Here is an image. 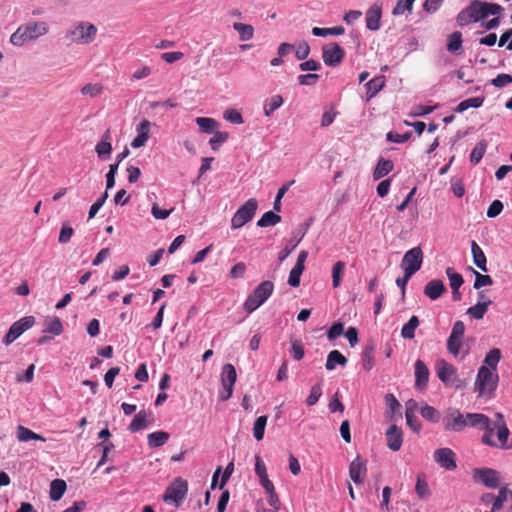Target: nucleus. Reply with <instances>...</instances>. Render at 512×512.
<instances>
[{"instance_id":"1","label":"nucleus","mask_w":512,"mask_h":512,"mask_svg":"<svg viewBox=\"0 0 512 512\" xmlns=\"http://www.w3.org/2000/svg\"><path fill=\"white\" fill-rule=\"evenodd\" d=\"M499 381L496 371H492L487 366H481L475 380V390L480 397H492Z\"/></svg>"},{"instance_id":"2","label":"nucleus","mask_w":512,"mask_h":512,"mask_svg":"<svg viewBox=\"0 0 512 512\" xmlns=\"http://www.w3.org/2000/svg\"><path fill=\"white\" fill-rule=\"evenodd\" d=\"M97 27L89 22H79L71 26L66 32V39L70 43L90 44L97 35Z\"/></svg>"},{"instance_id":"3","label":"nucleus","mask_w":512,"mask_h":512,"mask_svg":"<svg viewBox=\"0 0 512 512\" xmlns=\"http://www.w3.org/2000/svg\"><path fill=\"white\" fill-rule=\"evenodd\" d=\"M273 291V282L269 280L261 282L245 300L244 310L248 313L254 312L272 295Z\"/></svg>"},{"instance_id":"4","label":"nucleus","mask_w":512,"mask_h":512,"mask_svg":"<svg viewBox=\"0 0 512 512\" xmlns=\"http://www.w3.org/2000/svg\"><path fill=\"white\" fill-rule=\"evenodd\" d=\"M466 420L467 426L479 427L485 430L481 437V442L483 444L490 447H498V443L492 439L494 428H492L491 421L488 416L481 413H467Z\"/></svg>"},{"instance_id":"5","label":"nucleus","mask_w":512,"mask_h":512,"mask_svg":"<svg viewBox=\"0 0 512 512\" xmlns=\"http://www.w3.org/2000/svg\"><path fill=\"white\" fill-rule=\"evenodd\" d=\"M187 493L188 482L181 477H177L166 488V491L163 495V500L166 503L174 504L175 507H179L186 498Z\"/></svg>"},{"instance_id":"6","label":"nucleus","mask_w":512,"mask_h":512,"mask_svg":"<svg viewBox=\"0 0 512 512\" xmlns=\"http://www.w3.org/2000/svg\"><path fill=\"white\" fill-rule=\"evenodd\" d=\"M258 208V202L255 198L248 199L233 215L231 219V228L239 229L250 222Z\"/></svg>"},{"instance_id":"7","label":"nucleus","mask_w":512,"mask_h":512,"mask_svg":"<svg viewBox=\"0 0 512 512\" xmlns=\"http://www.w3.org/2000/svg\"><path fill=\"white\" fill-rule=\"evenodd\" d=\"M36 319L34 316H25L14 322L6 335L3 337V343L6 346L12 344L17 338H19L24 332L34 326Z\"/></svg>"},{"instance_id":"8","label":"nucleus","mask_w":512,"mask_h":512,"mask_svg":"<svg viewBox=\"0 0 512 512\" xmlns=\"http://www.w3.org/2000/svg\"><path fill=\"white\" fill-rule=\"evenodd\" d=\"M470 7L476 22L487 18L489 15H500L504 11L503 7L497 3L484 2L480 0L471 1Z\"/></svg>"},{"instance_id":"9","label":"nucleus","mask_w":512,"mask_h":512,"mask_svg":"<svg viewBox=\"0 0 512 512\" xmlns=\"http://www.w3.org/2000/svg\"><path fill=\"white\" fill-rule=\"evenodd\" d=\"M237 380V373L235 367L228 363L222 367L221 383L223 391L220 392L219 397L222 401H227L233 394V387Z\"/></svg>"},{"instance_id":"10","label":"nucleus","mask_w":512,"mask_h":512,"mask_svg":"<svg viewBox=\"0 0 512 512\" xmlns=\"http://www.w3.org/2000/svg\"><path fill=\"white\" fill-rule=\"evenodd\" d=\"M435 369L438 378L446 386L459 387L457 383L460 382V380L457 376V369L454 365L450 364L444 359H440L436 362Z\"/></svg>"},{"instance_id":"11","label":"nucleus","mask_w":512,"mask_h":512,"mask_svg":"<svg viewBox=\"0 0 512 512\" xmlns=\"http://www.w3.org/2000/svg\"><path fill=\"white\" fill-rule=\"evenodd\" d=\"M423 252L420 247H414L408 250L401 262V267L407 274H415L422 265Z\"/></svg>"},{"instance_id":"12","label":"nucleus","mask_w":512,"mask_h":512,"mask_svg":"<svg viewBox=\"0 0 512 512\" xmlns=\"http://www.w3.org/2000/svg\"><path fill=\"white\" fill-rule=\"evenodd\" d=\"M345 57V52L337 43L325 45L322 49V58L327 66H339Z\"/></svg>"},{"instance_id":"13","label":"nucleus","mask_w":512,"mask_h":512,"mask_svg":"<svg viewBox=\"0 0 512 512\" xmlns=\"http://www.w3.org/2000/svg\"><path fill=\"white\" fill-rule=\"evenodd\" d=\"M473 479L475 482L482 483L488 488H498L499 474L496 470L492 468H475L473 470Z\"/></svg>"},{"instance_id":"14","label":"nucleus","mask_w":512,"mask_h":512,"mask_svg":"<svg viewBox=\"0 0 512 512\" xmlns=\"http://www.w3.org/2000/svg\"><path fill=\"white\" fill-rule=\"evenodd\" d=\"M444 426L447 431L459 432L467 426L466 415L457 409H449L444 418Z\"/></svg>"},{"instance_id":"15","label":"nucleus","mask_w":512,"mask_h":512,"mask_svg":"<svg viewBox=\"0 0 512 512\" xmlns=\"http://www.w3.org/2000/svg\"><path fill=\"white\" fill-rule=\"evenodd\" d=\"M434 460L446 470L452 471L457 467L456 454L450 448H440L434 452Z\"/></svg>"},{"instance_id":"16","label":"nucleus","mask_w":512,"mask_h":512,"mask_svg":"<svg viewBox=\"0 0 512 512\" xmlns=\"http://www.w3.org/2000/svg\"><path fill=\"white\" fill-rule=\"evenodd\" d=\"M495 417H496V421H495L494 426H492V428H494V430L495 429L497 430V438H498V442H499L498 447L502 448V449H508V448L512 449V445H507L510 431L506 425L503 414H501L500 412H497L495 414Z\"/></svg>"},{"instance_id":"17","label":"nucleus","mask_w":512,"mask_h":512,"mask_svg":"<svg viewBox=\"0 0 512 512\" xmlns=\"http://www.w3.org/2000/svg\"><path fill=\"white\" fill-rule=\"evenodd\" d=\"M415 387L418 390H425L429 381V369L426 364L418 359L414 365Z\"/></svg>"},{"instance_id":"18","label":"nucleus","mask_w":512,"mask_h":512,"mask_svg":"<svg viewBox=\"0 0 512 512\" xmlns=\"http://www.w3.org/2000/svg\"><path fill=\"white\" fill-rule=\"evenodd\" d=\"M367 473L366 463L357 456L349 466V476L355 484H361Z\"/></svg>"},{"instance_id":"19","label":"nucleus","mask_w":512,"mask_h":512,"mask_svg":"<svg viewBox=\"0 0 512 512\" xmlns=\"http://www.w3.org/2000/svg\"><path fill=\"white\" fill-rule=\"evenodd\" d=\"M386 444L392 451L400 450L403 443L402 430L395 424L391 425L386 431Z\"/></svg>"},{"instance_id":"20","label":"nucleus","mask_w":512,"mask_h":512,"mask_svg":"<svg viewBox=\"0 0 512 512\" xmlns=\"http://www.w3.org/2000/svg\"><path fill=\"white\" fill-rule=\"evenodd\" d=\"M21 27L29 41L35 40L48 32V25L42 21L30 22L25 25H21Z\"/></svg>"},{"instance_id":"21","label":"nucleus","mask_w":512,"mask_h":512,"mask_svg":"<svg viewBox=\"0 0 512 512\" xmlns=\"http://www.w3.org/2000/svg\"><path fill=\"white\" fill-rule=\"evenodd\" d=\"M150 126L151 123L148 120H143L137 126L138 135L131 142V146L133 148L143 147L149 139L150 136Z\"/></svg>"},{"instance_id":"22","label":"nucleus","mask_w":512,"mask_h":512,"mask_svg":"<svg viewBox=\"0 0 512 512\" xmlns=\"http://www.w3.org/2000/svg\"><path fill=\"white\" fill-rule=\"evenodd\" d=\"M381 7L374 4L366 12V26L369 30L376 31L380 28Z\"/></svg>"},{"instance_id":"23","label":"nucleus","mask_w":512,"mask_h":512,"mask_svg":"<svg viewBox=\"0 0 512 512\" xmlns=\"http://www.w3.org/2000/svg\"><path fill=\"white\" fill-rule=\"evenodd\" d=\"M445 291L446 287L441 280H431L424 287V294L431 300L438 299Z\"/></svg>"},{"instance_id":"24","label":"nucleus","mask_w":512,"mask_h":512,"mask_svg":"<svg viewBox=\"0 0 512 512\" xmlns=\"http://www.w3.org/2000/svg\"><path fill=\"white\" fill-rule=\"evenodd\" d=\"M505 503H510V508L512 509V491L506 487H502L494 499L492 512L501 510Z\"/></svg>"},{"instance_id":"25","label":"nucleus","mask_w":512,"mask_h":512,"mask_svg":"<svg viewBox=\"0 0 512 512\" xmlns=\"http://www.w3.org/2000/svg\"><path fill=\"white\" fill-rule=\"evenodd\" d=\"M385 77L376 76L366 83V98L367 100L372 99L378 92H380L385 86Z\"/></svg>"},{"instance_id":"26","label":"nucleus","mask_w":512,"mask_h":512,"mask_svg":"<svg viewBox=\"0 0 512 512\" xmlns=\"http://www.w3.org/2000/svg\"><path fill=\"white\" fill-rule=\"evenodd\" d=\"M471 253L473 256L474 264L483 272H487V259L486 256L481 249V247L475 242H471Z\"/></svg>"},{"instance_id":"27","label":"nucleus","mask_w":512,"mask_h":512,"mask_svg":"<svg viewBox=\"0 0 512 512\" xmlns=\"http://www.w3.org/2000/svg\"><path fill=\"white\" fill-rule=\"evenodd\" d=\"M170 435L168 432L165 431H155L147 436V443L148 446L152 449L159 448L167 443L169 440Z\"/></svg>"},{"instance_id":"28","label":"nucleus","mask_w":512,"mask_h":512,"mask_svg":"<svg viewBox=\"0 0 512 512\" xmlns=\"http://www.w3.org/2000/svg\"><path fill=\"white\" fill-rule=\"evenodd\" d=\"M374 350L375 344L373 341L366 343L362 352V366L366 371H370L374 367Z\"/></svg>"},{"instance_id":"29","label":"nucleus","mask_w":512,"mask_h":512,"mask_svg":"<svg viewBox=\"0 0 512 512\" xmlns=\"http://www.w3.org/2000/svg\"><path fill=\"white\" fill-rule=\"evenodd\" d=\"M347 358L340 353L338 350H332L329 352L326 360L325 367L327 370H334L336 365L345 366L347 364Z\"/></svg>"},{"instance_id":"30","label":"nucleus","mask_w":512,"mask_h":512,"mask_svg":"<svg viewBox=\"0 0 512 512\" xmlns=\"http://www.w3.org/2000/svg\"><path fill=\"white\" fill-rule=\"evenodd\" d=\"M393 162L389 159L381 158L373 172V178L374 180H379L386 176L388 173H390L393 170Z\"/></svg>"},{"instance_id":"31","label":"nucleus","mask_w":512,"mask_h":512,"mask_svg":"<svg viewBox=\"0 0 512 512\" xmlns=\"http://www.w3.org/2000/svg\"><path fill=\"white\" fill-rule=\"evenodd\" d=\"M17 439L20 442H28L30 440H38L43 442L46 441V439L42 435L33 432L32 430L23 425L17 426Z\"/></svg>"},{"instance_id":"32","label":"nucleus","mask_w":512,"mask_h":512,"mask_svg":"<svg viewBox=\"0 0 512 512\" xmlns=\"http://www.w3.org/2000/svg\"><path fill=\"white\" fill-rule=\"evenodd\" d=\"M147 412L145 410H140L133 418L131 423L128 426V430L132 433L140 431L148 426L147 421Z\"/></svg>"},{"instance_id":"33","label":"nucleus","mask_w":512,"mask_h":512,"mask_svg":"<svg viewBox=\"0 0 512 512\" xmlns=\"http://www.w3.org/2000/svg\"><path fill=\"white\" fill-rule=\"evenodd\" d=\"M67 488L66 482L62 479H55L50 484V498L58 501L62 498Z\"/></svg>"},{"instance_id":"34","label":"nucleus","mask_w":512,"mask_h":512,"mask_svg":"<svg viewBox=\"0 0 512 512\" xmlns=\"http://www.w3.org/2000/svg\"><path fill=\"white\" fill-rule=\"evenodd\" d=\"M420 321L419 318L413 315L409 321L403 325L401 329V336L404 339H413L415 337V330L419 326Z\"/></svg>"},{"instance_id":"35","label":"nucleus","mask_w":512,"mask_h":512,"mask_svg":"<svg viewBox=\"0 0 512 512\" xmlns=\"http://www.w3.org/2000/svg\"><path fill=\"white\" fill-rule=\"evenodd\" d=\"M492 303L490 299L482 302H478L476 305L468 308L467 314L471 317L479 320L482 319L487 312L488 306Z\"/></svg>"},{"instance_id":"36","label":"nucleus","mask_w":512,"mask_h":512,"mask_svg":"<svg viewBox=\"0 0 512 512\" xmlns=\"http://www.w3.org/2000/svg\"><path fill=\"white\" fill-rule=\"evenodd\" d=\"M484 103V97H472L461 101L455 108V112L462 113L469 108H479Z\"/></svg>"},{"instance_id":"37","label":"nucleus","mask_w":512,"mask_h":512,"mask_svg":"<svg viewBox=\"0 0 512 512\" xmlns=\"http://www.w3.org/2000/svg\"><path fill=\"white\" fill-rule=\"evenodd\" d=\"M501 359V351L498 348H492L484 358V365L492 371H496L497 365Z\"/></svg>"},{"instance_id":"38","label":"nucleus","mask_w":512,"mask_h":512,"mask_svg":"<svg viewBox=\"0 0 512 512\" xmlns=\"http://www.w3.org/2000/svg\"><path fill=\"white\" fill-rule=\"evenodd\" d=\"M233 28L238 32L241 41H248L253 38L254 28L244 23H234Z\"/></svg>"},{"instance_id":"39","label":"nucleus","mask_w":512,"mask_h":512,"mask_svg":"<svg viewBox=\"0 0 512 512\" xmlns=\"http://www.w3.org/2000/svg\"><path fill=\"white\" fill-rule=\"evenodd\" d=\"M281 221V216L273 211L265 212L262 217L257 221L259 227H269L278 224Z\"/></svg>"},{"instance_id":"40","label":"nucleus","mask_w":512,"mask_h":512,"mask_svg":"<svg viewBox=\"0 0 512 512\" xmlns=\"http://www.w3.org/2000/svg\"><path fill=\"white\" fill-rule=\"evenodd\" d=\"M283 104V97L281 95H273L268 99L263 107L265 116L269 117L271 114Z\"/></svg>"},{"instance_id":"41","label":"nucleus","mask_w":512,"mask_h":512,"mask_svg":"<svg viewBox=\"0 0 512 512\" xmlns=\"http://www.w3.org/2000/svg\"><path fill=\"white\" fill-rule=\"evenodd\" d=\"M267 420H268V417L266 415H262V416H259L254 422L253 436L257 441H261L264 438Z\"/></svg>"},{"instance_id":"42","label":"nucleus","mask_w":512,"mask_h":512,"mask_svg":"<svg viewBox=\"0 0 512 512\" xmlns=\"http://www.w3.org/2000/svg\"><path fill=\"white\" fill-rule=\"evenodd\" d=\"M345 263L343 261H337L332 267V284L334 288H337L341 284L342 276L345 270Z\"/></svg>"},{"instance_id":"43","label":"nucleus","mask_w":512,"mask_h":512,"mask_svg":"<svg viewBox=\"0 0 512 512\" xmlns=\"http://www.w3.org/2000/svg\"><path fill=\"white\" fill-rule=\"evenodd\" d=\"M420 414L424 419H426L432 423H437L440 419L439 411L436 408H434L433 406H430L428 404H425L421 408Z\"/></svg>"},{"instance_id":"44","label":"nucleus","mask_w":512,"mask_h":512,"mask_svg":"<svg viewBox=\"0 0 512 512\" xmlns=\"http://www.w3.org/2000/svg\"><path fill=\"white\" fill-rule=\"evenodd\" d=\"M456 20L459 26H467L471 23H476L474 15H472V9L470 5L459 12Z\"/></svg>"},{"instance_id":"45","label":"nucleus","mask_w":512,"mask_h":512,"mask_svg":"<svg viewBox=\"0 0 512 512\" xmlns=\"http://www.w3.org/2000/svg\"><path fill=\"white\" fill-rule=\"evenodd\" d=\"M43 332L50 333L53 336L60 335L63 332V325L61 320L58 317L51 318Z\"/></svg>"},{"instance_id":"46","label":"nucleus","mask_w":512,"mask_h":512,"mask_svg":"<svg viewBox=\"0 0 512 512\" xmlns=\"http://www.w3.org/2000/svg\"><path fill=\"white\" fill-rule=\"evenodd\" d=\"M486 148L487 144L485 141H480L477 143L470 154V161L473 164L479 163L486 152Z\"/></svg>"},{"instance_id":"47","label":"nucleus","mask_w":512,"mask_h":512,"mask_svg":"<svg viewBox=\"0 0 512 512\" xmlns=\"http://www.w3.org/2000/svg\"><path fill=\"white\" fill-rule=\"evenodd\" d=\"M446 274L449 278V284L452 290H459L461 285L463 284V277L461 274L454 271L453 268L448 267L446 269Z\"/></svg>"},{"instance_id":"48","label":"nucleus","mask_w":512,"mask_h":512,"mask_svg":"<svg viewBox=\"0 0 512 512\" xmlns=\"http://www.w3.org/2000/svg\"><path fill=\"white\" fill-rule=\"evenodd\" d=\"M196 124L199 128L206 133H211L218 126V123L213 118L198 117L196 118Z\"/></svg>"},{"instance_id":"49","label":"nucleus","mask_w":512,"mask_h":512,"mask_svg":"<svg viewBox=\"0 0 512 512\" xmlns=\"http://www.w3.org/2000/svg\"><path fill=\"white\" fill-rule=\"evenodd\" d=\"M462 45V34L460 32H454L449 36L447 49L451 53H456Z\"/></svg>"},{"instance_id":"50","label":"nucleus","mask_w":512,"mask_h":512,"mask_svg":"<svg viewBox=\"0 0 512 512\" xmlns=\"http://www.w3.org/2000/svg\"><path fill=\"white\" fill-rule=\"evenodd\" d=\"M305 269V266L296 265L290 271L288 277V284L292 287H298L300 285V277Z\"/></svg>"},{"instance_id":"51","label":"nucleus","mask_w":512,"mask_h":512,"mask_svg":"<svg viewBox=\"0 0 512 512\" xmlns=\"http://www.w3.org/2000/svg\"><path fill=\"white\" fill-rule=\"evenodd\" d=\"M462 342L463 338H459L457 336L453 338V335H450L447 340V349L449 353L456 357L460 352Z\"/></svg>"},{"instance_id":"52","label":"nucleus","mask_w":512,"mask_h":512,"mask_svg":"<svg viewBox=\"0 0 512 512\" xmlns=\"http://www.w3.org/2000/svg\"><path fill=\"white\" fill-rule=\"evenodd\" d=\"M415 0H397L396 6L393 8V15H401L405 11L412 12L413 2Z\"/></svg>"},{"instance_id":"53","label":"nucleus","mask_w":512,"mask_h":512,"mask_svg":"<svg viewBox=\"0 0 512 512\" xmlns=\"http://www.w3.org/2000/svg\"><path fill=\"white\" fill-rule=\"evenodd\" d=\"M415 490L420 499H423L430 495V488L428 486L427 481L420 476L417 477Z\"/></svg>"},{"instance_id":"54","label":"nucleus","mask_w":512,"mask_h":512,"mask_svg":"<svg viewBox=\"0 0 512 512\" xmlns=\"http://www.w3.org/2000/svg\"><path fill=\"white\" fill-rule=\"evenodd\" d=\"M321 396H322V386L320 384L313 385L310 390V394L306 399V404L308 406L315 405Z\"/></svg>"},{"instance_id":"55","label":"nucleus","mask_w":512,"mask_h":512,"mask_svg":"<svg viewBox=\"0 0 512 512\" xmlns=\"http://www.w3.org/2000/svg\"><path fill=\"white\" fill-rule=\"evenodd\" d=\"M475 274L474 288L479 289L483 286H490L493 284V279L489 275H483L475 270H473Z\"/></svg>"},{"instance_id":"56","label":"nucleus","mask_w":512,"mask_h":512,"mask_svg":"<svg viewBox=\"0 0 512 512\" xmlns=\"http://www.w3.org/2000/svg\"><path fill=\"white\" fill-rule=\"evenodd\" d=\"M411 136H412V133L410 131H408L404 134H399L397 132L390 131L387 133L386 138L388 141L393 142V143H404V142L408 141L411 138Z\"/></svg>"},{"instance_id":"57","label":"nucleus","mask_w":512,"mask_h":512,"mask_svg":"<svg viewBox=\"0 0 512 512\" xmlns=\"http://www.w3.org/2000/svg\"><path fill=\"white\" fill-rule=\"evenodd\" d=\"M229 137L227 132L217 131L214 136L210 139L209 143L213 150H217L221 144H223Z\"/></svg>"},{"instance_id":"58","label":"nucleus","mask_w":512,"mask_h":512,"mask_svg":"<svg viewBox=\"0 0 512 512\" xmlns=\"http://www.w3.org/2000/svg\"><path fill=\"white\" fill-rule=\"evenodd\" d=\"M102 90V85L89 83L82 87L81 93L85 96L96 97L102 92Z\"/></svg>"},{"instance_id":"59","label":"nucleus","mask_w":512,"mask_h":512,"mask_svg":"<svg viewBox=\"0 0 512 512\" xmlns=\"http://www.w3.org/2000/svg\"><path fill=\"white\" fill-rule=\"evenodd\" d=\"M405 418L407 425L416 433H419L421 430V423L417 419L414 413L411 410L405 412Z\"/></svg>"},{"instance_id":"60","label":"nucleus","mask_w":512,"mask_h":512,"mask_svg":"<svg viewBox=\"0 0 512 512\" xmlns=\"http://www.w3.org/2000/svg\"><path fill=\"white\" fill-rule=\"evenodd\" d=\"M29 41L24 34L22 27L20 26L10 37V42L14 46H22L25 42Z\"/></svg>"},{"instance_id":"61","label":"nucleus","mask_w":512,"mask_h":512,"mask_svg":"<svg viewBox=\"0 0 512 512\" xmlns=\"http://www.w3.org/2000/svg\"><path fill=\"white\" fill-rule=\"evenodd\" d=\"M95 151H96L98 157L103 158L106 156L108 158L112 151V144H111V142H101L100 141L96 145Z\"/></svg>"},{"instance_id":"62","label":"nucleus","mask_w":512,"mask_h":512,"mask_svg":"<svg viewBox=\"0 0 512 512\" xmlns=\"http://www.w3.org/2000/svg\"><path fill=\"white\" fill-rule=\"evenodd\" d=\"M510 83H512V76L504 73L497 75L491 81V84L497 88H502Z\"/></svg>"},{"instance_id":"63","label":"nucleus","mask_w":512,"mask_h":512,"mask_svg":"<svg viewBox=\"0 0 512 512\" xmlns=\"http://www.w3.org/2000/svg\"><path fill=\"white\" fill-rule=\"evenodd\" d=\"M344 325L341 322H337L333 324L327 332V337L329 340H335L339 336L343 334Z\"/></svg>"},{"instance_id":"64","label":"nucleus","mask_w":512,"mask_h":512,"mask_svg":"<svg viewBox=\"0 0 512 512\" xmlns=\"http://www.w3.org/2000/svg\"><path fill=\"white\" fill-rule=\"evenodd\" d=\"M224 118L234 124H242L243 123V117L242 115L234 109L226 110L224 113Z\"/></svg>"}]
</instances>
